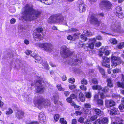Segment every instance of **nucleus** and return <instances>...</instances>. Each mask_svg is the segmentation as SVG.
I'll return each instance as SVG.
<instances>
[{
  "label": "nucleus",
  "mask_w": 124,
  "mask_h": 124,
  "mask_svg": "<svg viewBox=\"0 0 124 124\" xmlns=\"http://www.w3.org/2000/svg\"><path fill=\"white\" fill-rule=\"evenodd\" d=\"M85 33L87 36L89 37L93 35V34L91 31H88V30L86 31Z\"/></svg>",
  "instance_id": "09e8293b"
},
{
  "label": "nucleus",
  "mask_w": 124,
  "mask_h": 124,
  "mask_svg": "<svg viewBox=\"0 0 124 124\" xmlns=\"http://www.w3.org/2000/svg\"><path fill=\"white\" fill-rule=\"evenodd\" d=\"M99 71L100 73L102 75L103 77L105 78H106L107 77L106 76L105 70L103 68L100 67L99 68Z\"/></svg>",
  "instance_id": "4be33fe9"
},
{
  "label": "nucleus",
  "mask_w": 124,
  "mask_h": 124,
  "mask_svg": "<svg viewBox=\"0 0 124 124\" xmlns=\"http://www.w3.org/2000/svg\"><path fill=\"white\" fill-rule=\"evenodd\" d=\"M24 10L23 12L22 18L26 21L34 20L39 18L42 12L38 9H34L33 6L26 4L24 7Z\"/></svg>",
  "instance_id": "f257e3e1"
},
{
  "label": "nucleus",
  "mask_w": 124,
  "mask_h": 124,
  "mask_svg": "<svg viewBox=\"0 0 124 124\" xmlns=\"http://www.w3.org/2000/svg\"><path fill=\"white\" fill-rule=\"evenodd\" d=\"M60 117V115L59 114H55L54 116V122H57Z\"/></svg>",
  "instance_id": "c756f323"
},
{
  "label": "nucleus",
  "mask_w": 124,
  "mask_h": 124,
  "mask_svg": "<svg viewBox=\"0 0 124 124\" xmlns=\"http://www.w3.org/2000/svg\"><path fill=\"white\" fill-rule=\"evenodd\" d=\"M85 96L86 98L89 99L91 97V93L90 92H85Z\"/></svg>",
  "instance_id": "a19ab883"
},
{
  "label": "nucleus",
  "mask_w": 124,
  "mask_h": 124,
  "mask_svg": "<svg viewBox=\"0 0 124 124\" xmlns=\"http://www.w3.org/2000/svg\"><path fill=\"white\" fill-rule=\"evenodd\" d=\"M105 48L103 46H102L100 49L98 55L100 56H101L103 55L105 51Z\"/></svg>",
  "instance_id": "5701e85b"
},
{
  "label": "nucleus",
  "mask_w": 124,
  "mask_h": 124,
  "mask_svg": "<svg viewBox=\"0 0 124 124\" xmlns=\"http://www.w3.org/2000/svg\"><path fill=\"white\" fill-rule=\"evenodd\" d=\"M86 51H89V53L91 55H92L93 54H94L95 53V51L93 49H92L91 50L89 51V50L88 49L86 50Z\"/></svg>",
  "instance_id": "052dcab7"
},
{
  "label": "nucleus",
  "mask_w": 124,
  "mask_h": 124,
  "mask_svg": "<svg viewBox=\"0 0 124 124\" xmlns=\"http://www.w3.org/2000/svg\"><path fill=\"white\" fill-rule=\"evenodd\" d=\"M49 101L45 99L43 96H39L37 97L36 101L34 102V104L37 108L40 109L42 106H47L49 104Z\"/></svg>",
  "instance_id": "7ed1b4c3"
},
{
  "label": "nucleus",
  "mask_w": 124,
  "mask_h": 124,
  "mask_svg": "<svg viewBox=\"0 0 124 124\" xmlns=\"http://www.w3.org/2000/svg\"><path fill=\"white\" fill-rule=\"evenodd\" d=\"M8 110L6 111V114L7 115H9L11 114L13 112V111L10 108H8Z\"/></svg>",
  "instance_id": "79ce46f5"
},
{
  "label": "nucleus",
  "mask_w": 124,
  "mask_h": 124,
  "mask_svg": "<svg viewBox=\"0 0 124 124\" xmlns=\"http://www.w3.org/2000/svg\"><path fill=\"white\" fill-rule=\"evenodd\" d=\"M100 85H93L92 86V89L93 90H98V91L100 90L101 89H102Z\"/></svg>",
  "instance_id": "cd10ccee"
},
{
  "label": "nucleus",
  "mask_w": 124,
  "mask_h": 124,
  "mask_svg": "<svg viewBox=\"0 0 124 124\" xmlns=\"http://www.w3.org/2000/svg\"><path fill=\"white\" fill-rule=\"evenodd\" d=\"M84 118L82 117H81L79 118L78 120V121L79 122L81 123H84Z\"/></svg>",
  "instance_id": "13d9d810"
},
{
  "label": "nucleus",
  "mask_w": 124,
  "mask_h": 124,
  "mask_svg": "<svg viewBox=\"0 0 124 124\" xmlns=\"http://www.w3.org/2000/svg\"><path fill=\"white\" fill-rule=\"evenodd\" d=\"M122 10V8L118 6L115 8L114 10V13L119 18H122L123 17Z\"/></svg>",
  "instance_id": "1a4fd4ad"
},
{
  "label": "nucleus",
  "mask_w": 124,
  "mask_h": 124,
  "mask_svg": "<svg viewBox=\"0 0 124 124\" xmlns=\"http://www.w3.org/2000/svg\"><path fill=\"white\" fill-rule=\"evenodd\" d=\"M101 43L100 42H98L95 43V46L96 47H99L101 46Z\"/></svg>",
  "instance_id": "774afa93"
},
{
  "label": "nucleus",
  "mask_w": 124,
  "mask_h": 124,
  "mask_svg": "<svg viewBox=\"0 0 124 124\" xmlns=\"http://www.w3.org/2000/svg\"><path fill=\"white\" fill-rule=\"evenodd\" d=\"M45 88L43 86V85H41L40 86H37V88L36 89V93H39L40 92H43Z\"/></svg>",
  "instance_id": "6ab92c4d"
},
{
  "label": "nucleus",
  "mask_w": 124,
  "mask_h": 124,
  "mask_svg": "<svg viewBox=\"0 0 124 124\" xmlns=\"http://www.w3.org/2000/svg\"><path fill=\"white\" fill-rule=\"evenodd\" d=\"M102 66L106 68H109L110 67V65L107 64V63H109L110 62V58L107 57L106 56H104L102 57Z\"/></svg>",
  "instance_id": "9d476101"
},
{
  "label": "nucleus",
  "mask_w": 124,
  "mask_h": 124,
  "mask_svg": "<svg viewBox=\"0 0 124 124\" xmlns=\"http://www.w3.org/2000/svg\"><path fill=\"white\" fill-rule=\"evenodd\" d=\"M92 83L94 84H98V82L97 79L95 78H94L92 79Z\"/></svg>",
  "instance_id": "de8ad7c7"
},
{
  "label": "nucleus",
  "mask_w": 124,
  "mask_h": 124,
  "mask_svg": "<svg viewBox=\"0 0 124 124\" xmlns=\"http://www.w3.org/2000/svg\"><path fill=\"white\" fill-rule=\"evenodd\" d=\"M78 99L81 102H84L85 101L84 96L82 93L80 92L79 93Z\"/></svg>",
  "instance_id": "b1692460"
},
{
  "label": "nucleus",
  "mask_w": 124,
  "mask_h": 124,
  "mask_svg": "<svg viewBox=\"0 0 124 124\" xmlns=\"http://www.w3.org/2000/svg\"><path fill=\"white\" fill-rule=\"evenodd\" d=\"M53 2V0H46L44 4L46 5H49L51 4Z\"/></svg>",
  "instance_id": "58836bf2"
},
{
  "label": "nucleus",
  "mask_w": 124,
  "mask_h": 124,
  "mask_svg": "<svg viewBox=\"0 0 124 124\" xmlns=\"http://www.w3.org/2000/svg\"><path fill=\"white\" fill-rule=\"evenodd\" d=\"M78 7L80 12L82 13L85 11V8L84 3H82L79 4Z\"/></svg>",
  "instance_id": "a211bd4d"
},
{
  "label": "nucleus",
  "mask_w": 124,
  "mask_h": 124,
  "mask_svg": "<svg viewBox=\"0 0 124 124\" xmlns=\"http://www.w3.org/2000/svg\"><path fill=\"white\" fill-rule=\"evenodd\" d=\"M56 87L59 91H64L65 90V89L62 87L61 84L57 85L56 86Z\"/></svg>",
  "instance_id": "f704fd0d"
},
{
  "label": "nucleus",
  "mask_w": 124,
  "mask_h": 124,
  "mask_svg": "<svg viewBox=\"0 0 124 124\" xmlns=\"http://www.w3.org/2000/svg\"><path fill=\"white\" fill-rule=\"evenodd\" d=\"M24 112L21 110H18L15 113V116L18 119L22 118L24 116Z\"/></svg>",
  "instance_id": "2eb2a0df"
},
{
  "label": "nucleus",
  "mask_w": 124,
  "mask_h": 124,
  "mask_svg": "<svg viewBox=\"0 0 124 124\" xmlns=\"http://www.w3.org/2000/svg\"><path fill=\"white\" fill-rule=\"evenodd\" d=\"M90 22L91 24L99 27L100 26L101 21V20L99 21L93 14H92L91 16Z\"/></svg>",
  "instance_id": "6e6552de"
},
{
  "label": "nucleus",
  "mask_w": 124,
  "mask_h": 124,
  "mask_svg": "<svg viewBox=\"0 0 124 124\" xmlns=\"http://www.w3.org/2000/svg\"><path fill=\"white\" fill-rule=\"evenodd\" d=\"M89 41L91 42L89 44L88 46L86 47H88L91 50L93 49L94 47L95 43L96 41V40L95 38L89 39Z\"/></svg>",
  "instance_id": "4468645a"
},
{
  "label": "nucleus",
  "mask_w": 124,
  "mask_h": 124,
  "mask_svg": "<svg viewBox=\"0 0 124 124\" xmlns=\"http://www.w3.org/2000/svg\"><path fill=\"white\" fill-rule=\"evenodd\" d=\"M116 85L118 87L121 88L123 89L124 88V82H121L120 81H117L116 83Z\"/></svg>",
  "instance_id": "7c9ffc66"
},
{
  "label": "nucleus",
  "mask_w": 124,
  "mask_h": 124,
  "mask_svg": "<svg viewBox=\"0 0 124 124\" xmlns=\"http://www.w3.org/2000/svg\"><path fill=\"white\" fill-rule=\"evenodd\" d=\"M117 28L115 24L112 25L111 26L110 29L111 31L113 32H116V31L117 30L116 28Z\"/></svg>",
  "instance_id": "c9c22d12"
},
{
  "label": "nucleus",
  "mask_w": 124,
  "mask_h": 124,
  "mask_svg": "<svg viewBox=\"0 0 124 124\" xmlns=\"http://www.w3.org/2000/svg\"><path fill=\"white\" fill-rule=\"evenodd\" d=\"M32 51L29 50H26L25 52V53L26 55H29L31 53Z\"/></svg>",
  "instance_id": "680f3d73"
},
{
  "label": "nucleus",
  "mask_w": 124,
  "mask_h": 124,
  "mask_svg": "<svg viewBox=\"0 0 124 124\" xmlns=\"http://www.w3.org/2000/svg\"><path fill=\"white\" fill-rule=\"evenodd\" d=\"M70 31L71 32H76L78 31L77 29L75 28H72L70 30Z\"/></svg>",
  "instance_id": "338daca9"
},
{
  "label": "nucleus",
  "mask_w": 124,
  "mask_h": 124,
  "mask_svg": "<svg viewBox=\"0 0 124 124\" xmlns=\"http://www.w3.org/2000/svg\"><path fill=\"white\" fill-rule=\"evenodd\" d=\"M101 118H98L93 123V124H101Z\"/></svg>",
  "instance_id": "37998d69"
},
{
  "label": "nucleus",
  "mask_w": 124,
  "mask_h": 124,
  "mask_svg": "<svg viewBox=\"0 0 124 124\" xmlns=\"http://www.w3.org/2000/svg\"><path fill=\"white\" fill-rule=\"evenodd\" d=\"M97 116L96 115H94L91 116L90 118V120L92 121H94L97 118Z\"/></svg>",
  "instance_id": "4d7b16f0"
},
{
  "label": "nucleus",
  "mask_w": 124,
  "mask_h": 124,
  "mask_svg": "<svg viewBox=\"0 0 124 124\" xmlns=\"http://www.w3.org/2000/svg\"><path fill=\"white\" fill-rule=\"evenodd\" d=\"M100 90L98 91V93L99 94L101 99H104L106 96L104 94L107 93L109 90V89L107 86H106L102 88Z\"/></svg>",
  "instance_id": "9b49d317"
},
{
  "label": "nucleus",
  "mask_w": 124,
  "mask_h": 124,
  "mask_svg": "<svg viewBox=\"0 0 124 124\" xmlns=\"http://www.w3.org/2000/svg\"><path fill=\"white\" fill-rule=\"evenodd\" d=\"M62 52H61L60 54L62 55H63L65 58H67L72 55L73 52L71 51L66 46H62Z\"/></svg>",
  "instance_id": "423d86ee"
},
{
  "label": "nucleus",
  "mask_w": 124,
  "mask_h": 124,
  "mask_svg": "<svg viewBox=\"0 0 124 124\" xmlns=\"http://www.w3.org/2000/svg\"><path fill=\"white\" fill-rule=\"evenodd\" d=\"M60 123L61 124H67V122L63 118H61L59 120Z\"/></svg>",
  "instance_id": "e433bc0d"
},
{
  "label": "nucleus",
  "mask_w": 124,
  "mask_h": 124,
  "mask_svg": "<svg viewBox=\"0 0 124 124\" xmlns=\"http://www.w3.org/2000/svg\"><path fill=\"white\" fill-rule=\"evenodd\" d=\"M70 97L72 99H77V96L76 94H75L74 93L71 94L70 96Z\"/></svg>",
  "instance_id": "5fc2aeb1"
},
{
  "label": "nucleus",
  "mask_w": 124,
  "mask_h": 124,
  "mask_svg": "<svg viewBox=\"0 0 124 124\" xmlns=\"http://www.w3.org/2000/svg\"><path fill=\"white\" fill-rule=\"evenodd\" d=\"M107 83L108 86L110 87H112L113 86V84L112 82V80L111 78H108L107 79Z\"/></svg>",
  "instance_id": "412c9836"
},
{
  "label": "nucleus",
  "mask_w": 124,
  "mask_h": 124,
  "mask_svg": "<svg viewBox=\"0 0 124 124\" xmlns=\"http://www.w3.org/2000/svg\"><path fill=\"white\" fill-rule=\"evenodd\" d=\"M80 37L81 39L84 42L86 41L87 39V38L85 36V34H81L80 35Z\"/></svg>",
  "instance_id": "72a5a7b5"
},
{
  "label": "nucleus",
  "mask_w": 124,
  "mask_h": 124,
  "mask_svg": "<svg viewBox=\"0 0 124 124\" xmlns=\"http://www.w3.org/2000/svg\"><path fill=\"white\" fill-rule=\"evenodd\" d=\"M113 72L114 73H118L121 72L120 69L116 68L112 70Z\"/></svg>",
  "instance_id": "c03bdc74"
},
{
  "label": "nucleus",
  "mask_w": 124,
  "mask_h": 124,
  "mask_svg": "<svg viewBox=\"0 0 124 124\" xmlns=\"http://www.w3.org/2000/svg\"><path fill=\"white\" fill-rule=\"evenodd\" d=\"M84 107L86 108H91V106L90 104L89 103H85L84 104Z\"/></svg>",
  "instance_id": "6e6d98bb"
},
{
  "label": "nucleus",
  "mask_w": 124,
  "mask_h": 124,
  "mask_svg": "<svg viewBox=\"0 0 124 124\" xmlns=\"http://www.w3.org/2000/svg\"><path fill=\"white\" fill-rule=\"evenodd\" d=\"M38 118L40 123L43 124L45 122V120L46 119V118L43 112H41L39 113Z\"/></svg>",
  "instance_id": "dca6fc26"
},
{
  "label": "nucleus",
  "mask_w": 124,
  "mask_h": 124,
  "mask_svg": "<svg viewBox=\"0 0 124 124\" xmlns=\"http://www.w3.org/2000/svg\"><path fill=\"white\" fill-rule=\"evenodd\" d=\"M33 36L35 40L37 41H40L43 40V36L40 33L37 32L34 33Z\"/></svg>",
  "instance_id": "ddd939ff"
},
{
  "label": "nucleus",
  "mask_w": 124,
  "mask_h": 124,
  "mask_svg": "<svg viewBox=\"0 0 124 124\" xmlns=\"http://www.w3.org/2000/svg\"><path fill=\"white\" fill-rule=\"evenodd\" d=\"M110 114L112 116L119 115L120 113L117 108L114 107L110 110Z\"/></svg>",
  "instance_id": "f3484780"
},
{
  "label": "nucleus",
  "mask_w": 124,
  "mask_h": 124,
  "mask_svg": "<svg viewBox=\"0 0 124 124\" xmlns=\"http://www.w3.org/2000/svg\"><path fill=\"white\" fill-rule=\"evenodd\" d=\"M39 46L40 48H43L45 50L48 52L52 50L53 48V46L51 44L47 43H40L39 44Z\"/></svg>",
  "instance_id": "0eeeda50"
},
{
  "label": "nucleus",
  "mask_w": 124,
  "mask_h": 124,
  "mask_svg": "<svg viewBox=\"0 0 124 124\" xmlns=\"http://www.w3.org/2000/svg\"><path fill=\"white\" fill-rule=\"evenodd\" d=\"M81 83L83 85H87L88 84L87 80L85 78H83L81 80Z\"/></svg>",
  "instance_id": "ea45409f"
},
{
  "label": "nucleus",
  "mask_w": 124,
  "mask_h": 124,
  "mask_svg": "<svg viewBox=\"0 0 124 124\" xmlns=\"http://www.w3.org/2000/svg\"><path fill=\"white\" fill-rule=\"evenodd\" d=\"M99 6L102 10H108L112 9V4L111 2L107 0H101L99 4Z\"/></svg>",
  "instance_id": "20e7f679"
},
{
  "label": "nucleus",
  "mask_w": 124,
  "mask_h": 124,
  "mask_svg": "<svg viewBox=\"0 0 124 124\" xmlns=\"http://www.w3.org/2000/svg\"><path fill=\"white\" fill-rule=\"evenodd\" d=\"M97 104L98 106H102L103 105V101L102 100L98 99L97 101Z\"/></svg>",
  "instance_id": "2f4dec72"
},
{
  "label": "nucleus",
  "mask_w": 124,
  "mask_h": 124,
  "mask_svg": "<svg viewBox=\"0 0 124 124\" xmlns=\"http://www.w3.org/2000/svg\"><path fill=\"white\" fill-rule=\"evenodd\" d=\"M118 108L120 111L123 112V110L124 109V105L123 104H121L119 106Z\"/></svg>",
  "instance_id": "a18cd8bd"
},
{
  "label": "nucleus",
  "mask_w": 124,
  "mask_h": 124,
  "mask_svg": "<svg viewBox=\"0 0 124 124\" xmlns=\"http://www.w3.org/2000/svg\"><path fill=\"white\" fill-rule=\"evenodd\" d=\"M65 18L62 13H58L51 15L48 19V22L50 23L60 24L65 21Z\"/></svg>",
  "instance_id": "f03ea898"
},
{
  "label": "nucleus",
  "mask_w": 124,
  "mask_h": 124,
  "mask_svg": "<svg viewBox=\"0 0 124 124\" xmlns=\"http://www.w3.org/2000/svg\"><path fill=\"white\" fill-rule=\"evenodd\" d=\"M101 118L102 124H107L108 123V120L107 118L104 117Z\"/></svg>",
  "instance_id": "bb28decb"
},
{
  "label": "nucleus",
  "mask_w": 124,
  "mask_h": 124,
  "mask_svg": "<svg viewBox=\"0 0 124 124\" xmlns=\"http://www.w3.org/2000/svg\"><path fill=\"white\" fill-rule=\"evenodd\" d=\"M68 80L69 82L71 84L74 83L75 81V79L73 78H71L69 79Z\"/></svg>",
  "instance_id": "603ef678"
},
{
  "label": "nucleus",
  "mask_w": 124,
  "mask_h": 124,
  "mask_svg": "<svg viewBox=\"0 0 124 124\" xmlns=\"http://www.w3.org/2000/svg\"><path fill=\"white\" fill-rule=\"evenodd\" d=\"M35 31L38 33H43V29L42 27H38L35 29Z\"/></svg>",
  "instance_id": "c85d7f7f"
},
{
  "label": "nucleus",
  "mask_w": 124,
  "mask_h": 124,
  "mask_svg": "<svg viewBox=\"0 0 124 124\" xmlns=\"http://www.w3.org/2000/svg\"><path fill=\"white\" fill-rule=\"evenodd\" d=\"M82 85L79 86V87L81 89L84 91H85L87 90V88L86 86L84 85Z\"/></svg>",
  "instance_id": "8fccbe9b"
},
{
  "label": "nucleus",
  "mask_w": 124,
  "mask_h": 124,
  "mask_svg": "<svg viewBox=\"0 0 124 124\" xmlns=\"http://www.w3.org/2000/svg\"><path fill=\"white\" fill-rule=\"evenodd\" d=\"M67 39L68 40L73 41V36L70 35L68 36L67 37Z\"/></svg>",
  "instance_id": "e2e57ef3"
},
{
  "label": "nucleus",
  "mask_w": 124,
  "mask_h": 124,
  "mask_svg": "<svg viewBox=\"0 0 124 124\" xmlns=\"http://www.w3.org/2000/svg\"><path fill=\"white\" fill-rule=\"evenodd\" d=\"M94 110V112L97 115L99 116H101V110L99 109L96 108H94L93 109Z\"/></svg>",
  "instance_id": "393cba45"
},
{
  "label": "nucleus",
  "mask_w": 124,
  "mask_h": 124,
  "mask_svg": "<svg viewBox=\"0 0 124 124\" xmlns=\"http://www.w3.org/2000/svg\"><path fill=\"white\" fill-rule=\"evenodd\" d=\"M72 99L70 97H68L66 99V100L69 103H70L72 101Z\"/></svg>",
  "instance_id": "69168bd1"
},
{
  "label": "nucleus",
  "mask_w": 124,
  "mask_h": 124,
  "mask_svg": "<svg viewBox=\"0 0 124 124\" xmlns=\"http://www.w3.org/2000/svg\"><path fill=\"white\" fill-rule=\"evenodd\" d=\"M111 58L112 62L111 66L112 68H115L118 65L124 63V62L120 57L114 56L113 54L111 55Z\"/></svg>",
  "instance_id": "39448f33"
},
{
  "label": "nucleus",
  "mask_w": 124,
  "mask_h": 124,
  "mask_svg": "<svg viewBox=\"0 0 124 124\" xmlns=\"http://www.w3.org/2000/svg\"><path fill=\"white\" fill-rule=\"evenodd\" d=\"M116 47L118 49H121L124 47V42L120 43L119 44L116 46Z\"/></svg>",
  "instance_id": "473e14b6"
},
{
  "label": "nucleus",
  "mask_w": 124,
  "mask_h": 124,
  "mask_svg": "<svg viewBox=\"0 0 124 124\" xmlns=\"http://www.w3.org/2000/svg\"><path fill=\"white\" fill-rule=\"evenodd\" d=\"M115 102L111 99L106 100L105 101V105L107 108H110L115 105Z\"/></svg>",
  "instance_id": "f8f14e48"
},
{
  "label": "nucleus",
  "mask_w": 124,
  "mask_h": 124,
  "mask_svg": "<svg viewBox=\"0 0 124 124\" xmlns=\"http://www.w3.org/2000/svg\"><path fill=\"white\" fill-rule=\"evenodd\" d=\"M111 42L113 44H116L117 43V41L115 38H112L111 39Z\"/></svg>",
  "instance_id": "3c124183"
},
{
  "label": "nucleus",
  "mask_w": 124,
  "mask_h": 124,
  "mask_svg": "<svg viewBox=\"0 0 124 124\" xmlns=\"http://www.w3.org/2000/svg\"><path fill=\"white\" fill-rule=\"evenodd\" d=\"M80 33H75L73 34V41H75L79 38Z\"/></svg>",
  "instance_id": "a878e982"
},
{
  "label": "nucleus",
  "mask_w": 124,
  "mask_h": 124,
  "mask_svg": "<svg viewBox=\"0 0 124 124\" xmlns=\"http://www.w3.org/2000/svg\"><path fill=\"white\" fill-rule=\"evenodd\" d=\"M26 124H39V123L37 121H32L29 123H26Z\"/></svg>",
  "instance_id": "bf43d9fd"
},
{
  "label": "nucleus",
  "mask_w": 124,
  "mask_h": 124,
  "mask_svg": "<svg viewBox=\"0 0 124 124\" xmlns=\"http://www.w3.org/2000/svg\"><path fill=\"white\" fill-rule=\"evenodd\" d=\"M69 88L71 90L75 89L76 88V86L74 85H70L69 86Z\"/></svg>",
  "instance_id": "864d4df0"
},
{
  "label": "nucleus",
  "mask_w": 124,
  "mask_h": 124,
  "mask_svg": "<svg viewBox=\"0 0 124 124\" xmlns=\"http://www.w3.org/2000/svg\"><path fill=\"white\" fill-rule=\"evenodd\" d=\"M43 78H41L40 79L36 80L35 82V83H39L40 85H42V82L43 81Z\"/></svg>",
  "instance_id": "49530a36"
},
{
  "label": "nucleus",
  "mask_w": 124,
  "mask_h": 124,
  "mask_svg": "<svg viewBox=\"0 0 124 124\" xmlns=\"http://www.w3.org/2000/svg\"><path fill=\"white\" fill-rule=\"evenodd\" d=\"M82 62V59L81 58L76 57V58L74 60L72 64L74 65H76L78 64L81 63Z\"/></svg>",
  "instance_id": "aec40b11"
},
{
  "label": "nucleus",
  "mask_w": 124,
  "mask_h": 124,
  "mask_svg": "<svg viewBox=\"0 0 124 124\" xmlns=\"http://www.w3.org/2000/svg\"><path fill=\"white\" fill-rule=\"evenodd\" d=\"M31 56L35 59L38 61H40L41 60V58L39 56L35 55H33V54L31 55Z\"/></svg>",
  "instance_id": "4c0bfd02"
},
{
  "label": "nucleus",
  "mask_w": 124,
  "mask_h": 124,
  "mask_svg": "<svg viewBox=\"0 0 124 124\" xmlns=\"http://www.w3.org/2000/svg\"><path fill=\"white\" fill-rule=\"evenodd\" d=\"M84 124H91V121L89 119H87L84 122Z\"/></svg>",
  "instance_id": "0e129e2a"
}]
</instances>
